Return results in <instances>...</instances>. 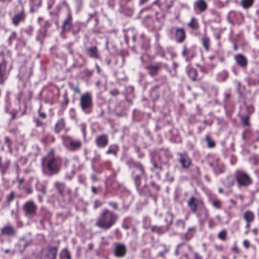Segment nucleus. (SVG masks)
<instances>
[{"instance_id": "nucleus-1", "label": "nucleus", "mask_w": 259, "mask_h": 259, "mask_svg": "<svg viewBox=\"0 0 259 259\" xmlns=\"http://www.w3.org/2000/svg\"><path fill=\"white\" fill-rule=\"evenodd\" d=\"M117 219L116 214L105 209L98 218L96 225L100 228L108 230L114 225Z\"/></svg>"}, {"instance_id": "nucleus-2", "label": "nucleus", "mask_w": 259, "mask_h": 259, "mask_svg": "<svg viewBox=\"0 0 259 259\" xmlns=\"http://www.w3.org/2000/svg\"><path fill=\"white\" fill-rule=\"evenodd\" d=\"M45 162L51 175L55 174L59 170L61 162L58 157L54 155L53 150L49 152L47 157L42 158V164H44Z\"/></svg>"}, {"instance_id": "nucleus-3", "label": "nucleus", "mask_w": 259, "mask_h": 259, "mask_svg": "<svg viewBox=\"0 0 259 259\" xmlns=\"http://www.w3.org/2000/svg\"><path fill=\"white\" fill-rule=\"evenodd\" d=\"M80 104L82 110L85 113H90L93 105L91 94L89 93H86L82 95L80 98Z\"/></svg>"}, {"instance_id": "nucleus-4", "label": "nucleus", "mask_w": 259, "mask_h": 259, "mask_svg": "<svg viewBox=\"0 0 259 259\" xmlns=\"http://www.w3.org/2000/svg\"><path fill=\"white\" fill-rule=\"evenodd\" d=\"M3 54H0V83L7 77L11 70V66H8L6 61L4 58Z\"/></svg>"}, {"instance_id": "nucleus-5", "label": "nucleus", "mask_w": 259, "mask_h": 259, "mask_svg": "<svg viewBox=\"0 0 259 259\" xmlns=\"http://www.w3.org/2000/svg\"><path fill=\"white\" fill-rule=\"evenodd\" d=\"M37 207L32 201L26 202L23 206V210L26 215L34 216L36 214Z\"/></svg>"}, {"instance_id": "nucleus-6", "label": "nucleus", "mask_w": 259, "mask_h": 259, "mask_svg": "<svg viewBox=\"0 0 259 259\" xmlns=\"http://www.w3.org/2000/svg\"><path fill=\"white\" fill-rule=\"evenodd\" d=\"M237 181L239 185L246 186L251 183V180L248 175L243 172H238Z\"/></svg>"}, {"instance_id": "nucleus-7", "label": "nucleus", "mask_w": 259, "mask_h": 259, "mask_svg": "<svg viewBox=\"0 0 259 259\" xmlns=\"http://www.w3.org/2000/svg\"><path fill=\"white\" fill-rule=\"evenodd\" d=\"M188 205L191 210L196 212L197 209L202 206V202L194 197H191L188 202Z\"/></svg>"}, {"instance_id": "nucleus-8", "label": "nucleus", "mask_w": 259, "mask_h": 259, "mask_svg": "<svg viewBox=\"0 0 259 259\" xmlns=\"http://www.w3.org/2000/svg\"><path fill=\"white\" fill-rule=\"evenodd\" d=\"M44 254L46 259H56L57 254V248L55 247H49L45 251Z\"/></svg>"}, {"instance_id": "nucleus-9", "label": "nucleus", "mask_w": 259, "mask_h": 259, "mask_svg": "<svg viewBox=\"0 0 259 259\" xmlns=\"http://www.w3.org/2000/svg\"><path fill=\"white\" fill-rule=\"evenodd\" d=\"M81 146V143L79 140L70 139L66 143V147L70 151H75L79 149Z\"/></svg>"}, {"instance_id": "nucleus-10", "label": "nucleus", "mask_w": 259, "mask_h": 259, "mask_svg": "<svg viewBox=\"0 0 259 259\" xmlns=\"http://www.w3.org/2000/svg\"><path fill=\"white\" fill-rule=\"evenodd\" d=\"M186 38V33L184 29L178 28L176 31V40L179 43L184 41Z\"/></svg>"}, {"instance_id": "nucleus-11", "label": "nucleus", "mask_w": 259, "mask_h": 259, "mask_svg": "<svg viewBox=\"0 0 259 259\" xmlns=\"http://www.w3.org/2000/svg\"><path fill=\"white\" fill-rule=\"evenodd\" d=\"M180 161L182 166L185 168H187L189 167L191 164V160L188 156L186 154H180Z\"/></svg>"}, {"instance_id": "nucleus-12", "label": "nucleus", "mask_w": 259, "mask_h": 259, "mask_svg": "<svg viewBox=\"0 0 259 259\" xmlns=\"http://www.w3.org/2000/svg\"><path fill=\"white\" fill-rule=\"evenodd\" d=\"M237 63L242 67H246L247 64L246 58L241 54H237L234 57Z\"/></svg>"}, {"instance_id": "nucleus-13", "label": "nucleus", "mask_w": 259, "mask_h": 259, "mask_svg": "<svg viewBox=\"0 0 259 259\" xmlns=\"http://www.w3.org/2000/svg\"><path fill=\"white\" fill-rule=\"evenodd\" d=\"M72 17L69 12L66 19L64 21L63 29L64 30H68L70 29L72 26Z\"/></svg>"}, {"instance_id": "nucleus-14", "label": "nucleus", "mask_w": 259, "mask_h": 259, "mask_svg": "<svg viewBox=\"0 0 259 259\" xmlns=\"http://www.w3.org/2000/svg\"><path fill=\"white\" fill-rule=\"evenodd\" d=\"M126 253V248L124 245L122 244L116 245L115 248V254L118 257L123 256Z\"/></svg>"}, {"instance_id": "nucleus-15", "label": "nucleus", "mask_w": 259, "mask_h": 259, "mask_svg": "<svg viewBox=\"0 0 259 259\" xmlns=\"http://www.w3.org/2000/svg\"><path fill=\"white\" fill-rule=\"evenodd\" d=\"M96 143L98 147H104L108 143V139L106 136L102 135L98 137L96 140Z\"/></svg>"}, {"instance_id": "nucleus-16", "label": "nucleus", "mask_w": 259, "mask_h": 259, "mask_svg": "<svg viewBox=\"0 0 259 259\" xmlns=\"http://www.w3.org/2000/svg\"><path fill=\"white\" fill-rule=\"evenodd\" d=\"M161 67L159 64H155L147 67L149 70V74L151 76H154L157 74L158 71L160 69Z\"/></svg>"}, {"instance_id": "nucleus-17", "label": "nucleus", "mask_w": 259, "mask_h": 259, "mask_svg": "<svg viewBox=\"0 0 259 259\" xmlns=\"http://www.w3.org/2000/svg\"><path fill=\"white\" fill-rule=\"evenodd\" d=\"M243 218L246 223H251L254 220V214L253 212L247 210L244 212Z\"/></svg>"}, {"instance_id": "nucleus-18", "label": "nucleus", "mask_w": 259, "mask_h": 259, "mask_svg": "<svg viewBox=\"0 0 259 259\" xmlns=\"http://www.w3.org/2000/svg\"><path fill=\"white\" fill-rule=\"evenodd\" d=\"M195 9H198L200 11H204L207 7V5L205 2L203 0H198L194 4Z\"/></svg>"}, {"instance_id": "nucleus-19", "label": "nucleus", "mask_w": 259, "mask_h": 259, "mask_svg": "<svg viewBox=\"0 0 259 259\" xmlns=\"http://www.w3.org/2000/svg\"><path fill=\"white\" fill-rule=\"evenodd\" d=\"M65 128V122L63 119H59L56 123L55 130L57 133L64 130Z\"/></svg>"}, {"instance_id": "nucleus-20", "label": "nucleus", "mask_w": 259, "mask_h": 259, "mask_svg": "<svg viewBox=\"0 0 259 259\" xmlns=\"http://www.w3.org/2000/svg\"><path fill=\"white\" fill-rule=\"evenodd\" d=\"M24 15L23 12L17 14L13 18V24L17 26L19 23L22 20L24 19Z\"/></svg>"}, {"instance_id": "nucleus-21", "label": "nucleus", "mask_w": 259, "mask_h": 259, "mask_svg": "<svg viewBox=\"0 0 259 259\" xmlns=\"http://www.w3.org/2000/svg\"><path fill=\"white\" fill-rule=\"evenodd\" d=\"M60 259H71L69 251L66 248L63 249L60 254Z\"/></svg>"}, {"instance_id": "nucleus-22", "label": "nucleus", "mask_w": 259, "mask_h": 259, "mask_svg": "<svg viewBox=\"0 0 259 259\" xmlns=\"http://www.w3.org/2000/svg\"><path fill=\"white\" fill-rule=\"evenodd\" d=\"M188 74L190 78H191L193 80H195L196 79L197 76V72L195 69L190 68L188 70Z\"/></svg>"}, {"instance_id": "nucleus-23", "label": "nucleus", "mask_w": 259, "mask_h": 259, "mask_svg": "<svg viewBox=\"0 0 259 259\" xmlns=\"http://www.w3.org/2000/svg\"><path fill=\"white\" fill-rule=\"evenodd\" d=\"M3 234L7 235H11L14 233V229L11 226H7L2 229Z\"/></svg>"}, {"instance_id": "nucleus-24", "label": "nucleus", "mask_w": 259, "mask_h": 259, "mask_svg": "<svg viewBox=\"0 0 259 259\" xmlns=\"http://www.w3.org/2000/svg\"><path fill=\"white\" fill-rule=\"evenodd\" d=\"M89 55L91 57L97 58L98 57L97 48L94 47L88 49Z\"/></svg>"}, {"instance_id": "nucleus-25", "label": "nucleus", "mask_w": 259, "mask_h": 259, "mask_svg": "<svg viewBox=\"0 0 259 259\" xmlns=\"http://www.w3.org/2000/svg\"><path fill=\"white\" fill-rule=\"evenodd\" d=\"M235 182L234 178L233 176L228 177L225 181L224 184L227 187H231L234 185Z\"/></svg>"}, {"instance_id": "nucleus-26", "label": "nucleus", "mask_w": 259, "mask_h": 259, "mask_svg": "<svg viewBox=\"0 0 259 259\" xmlns=\"http://www.w3.org/2000/svg\"><path fill=\"white\" fill-rule=\"evenodd\" d=\"M188 25L193 29H197L198 27V24L196 19L194 17L192 18L191 21L188 24Z\"/></svg>"}, {"instance_id": "nucleus-27", "label": "nucleus", "mask_w": 259, "mask_h": 259, "mask_svg": "<svg viewBox=\"0 0 259 259\" xmlns=\"http://www.w3.org/2000/svg\"><path fill=\"white\" fill-rule=\"evenodd\" d=\"M118 148L116 145H111L109 147L108 150L107 151V154H113L116 155L118 151Z\"/></svg>"}, {"instance_id": "nucleus-28", "label": "nucleus", "mask_w": 259, "mask_h": 259, "mask_svg": "<svg viewBox=\"0 0 259 259\" xmlns=\"http://www.w3.org/2000/svg\"><path fill=\"white\" fill-rule=\"evenodd\" d=\"M253 0H241V3L242 7L245 8H248L251 7L253 4Z\"/></svg>"}, {"instance_id": "nucleus-29", "label": "nucleus", "mask_w": 259, "mask_h": 259, "mask_svg": "<svg viewBox=\"0 0 259 259\" xmlns=\"http://www.w3.org/2000/svg\"><path fill=\"white\" fill-rule=\"evenodd\" d=\"M203 45L206 51H209V40L208 38H203L202 39Z\"/></svg>"}, {"instance_id": "nucleus-30", "label": "nucleus", "mask_w": 259, "mask_h": 259, "mask_svg": "<svg viewBox=\"0 0 259 259\" xmlns=\"http://www.w3.org/2000/svg\"><path fill=\"white\" fill-rule=\"evenodd\" d=\"M227 232L225 230L221 231L218 234V237L221 240H225Z\"/></svg>"}, {"instance_id": "nucleus-31", "label": "nucleus", "mask_w": 259, "mask_h": 259, "mask_svg": "<svg viewBox=\"0 0 259 259\" xmlns=\"http://www.w3.org/2000/svg\"><path fill=\"white\" fill-rule=\"evenodd\" d=\"M64 186V184H61V183H59L58 182H56L55 183V187H56L59 192V193L61 194V195H63V191L61 190V188L62 187H63Z\"/></svg>"}, {"instance_id": "nucleus-32", "label": "nucleus", "mask_w": 259, "mask_h": 259, "mask_svg": "<svg viewBox=\"0 0 259 259\" xmlns=\"http://www.w3.org/2000/svg\"><path fill=\"white\" fill-rule=\"evenodd\" d=\"M212 205L214 207L220 208L221 207L222 203L220 200H215L213 201Z\"/></svg>"}, {"instance_id": "nucleus-33", "label": "nucleus", "mask_w": 259, "mask_h": 259, "mask_svg": "<svg viewBox=\"0 0 259 259\" xmlns=\"http://www.w3.org/2000/svg\"><path fill=\"white\" fill-rule=\"evenodd\" d=\"M151 230L153 232H157V233H161L163 232L162 228L157 226H153L151 227Z\"/></svg>"}, {"instance_id": "nucleus-34", "label": "nucleus", "mask_w": 259, "mask_h": 259, "mask_svg": "<svg viewBox=\"0 0 259 259\" xmlns=\"http://www.w3.org/2000/svg\"><path fill=\"white\" fill-rule=\"evenodd\" d=\"M176 224L178 227L182 228V229L184 228V227L185 226L184 222L181 220H178L176 222Z\"/></svg>"}, {"instance_id": "nucleus-35", "label": "nucleus", "mask_w": 259, "mask_h": 259, "mask_svg": "<svg viewBox=\"0 0 259 259\" xmlns=\"http://www.w3.org/2000/svg\"><path fill=\"white\" fill-rule=\"evenodd\" d=\"M135 166L138 170H139L141 174H144V168L140 163H136Z\"/></svg>"}, {"instance_id": "nucleus-36", "label": "nucleus", "mask_w": 259, "mask_h": 259, "mask_svg": "<svg viewBox=\"0 0 259 259\" xmlns=\"http://www.w3.org/2000/svg\"><path fill=\"white\" fill-rule=\"evenodd\" d=\"M190 52V50L187 49L185 46H184L183 47V51L182 52V55L184 57H186L187 55H188Z\"/></svg>"}, {"instance_id": "nucleus-37", "label": "nucleus", "mask_w": 259, "mask_h": 259, "mask_svg": "<svg viewBox=\"0 0 259 259\" xmlns=\"http://www.w3.org/2000/svg\"><path fill=\"white\" fill-rule=\"evenodd\" d=\"M248 120H249V116H245V117H243L242 118V121L244 125H249Z\"/></svg>"}, {"instance_id": "nucleus-38", "label": "nucleus", "mask_w": 259, "mask_h": 259, "mask_svg": "<svg viewBox=\"0 0 259 259\" xmlns=\"http://www.w3.org/2000/svg\"><path fill=\"white\" fill-rule=\"evenodd\" d=\"M15 197L14 193L13 192H11L7 197V199L8 201H11L13 200Z\"/></svg>"}, {"instance_id": "nucleus-39", "label": "nucleus", "mask_w": 259, "mask_h": 259, "mask_svg": "<svg viewBox=\"0 0 259 259\" xmlns=\"http://www.w3.org/2000/svg\"><path fill=\"white\" fill-rule=\"evenodd\" d=\"M244 246L246 248L248 249L250 246V242L247 240H244L243 242Z\"/></svg>"}, {"instance_id": "nucleus-40", "label": "nucleus", "mask_w": 259, "mask_h": 259, "mask_svg": "<svg viewBox=\"0 0 259 259\" xmlns=\"http://www.w3.org/2000/svg\"><path fill=\"white\" fill-rule=\"evenodd\" d=\"M109 204L115 209H117L118 208V205L116 202H110Z\"/></svg>"}, {"instance_id": "nucleus-41", "label": "nucleus", "mask_w": 259, "mask_h": 259, "mask_svg": "<svg viewBox=\"0 0 259 259\" xmlns=\"http://www.w3.org/2000/svg\"><path fill=\"white\" fill-rule=\"evenodd\" d=\"M206 141L207 142V146L209 148H210V140L209 139V136H206Z\"/></svg>"}, {"instance_id": "nucleus-42", "label": "nucleus", "mask_w": 259, "mask_h": 259, "mask_svg": "<svg viewBox=\"0 0 259 259\" xmlns=\"http://www.w3.org/2000/svg\"><path fill=\"white\" fill-rule=\"evenodd\" d=\"M92 192L94 194H96L97 193V189L95 186L92 187Z\"/></svg>"}, {"instance_id": "nucleus-43", "label": "nucleus", "mask_w": 259, "mask_h": 259, "mask_svg": "<svg viewBox=\"0 0 259 259\" xmlns=\"http://www.w3.org/2000/svg\"><path fill=\"white\" fill-rule=\"evenodd\" d=\"M100 205H101V203L99 201H95V208H96L98 206H100Z\"/></svg>"}, {"instance_id": "nucleus-44", "label": "nucleus", "mask_w": 259, "mask_h": 259, "mask_svg": "<svg viewBox=\"0 0 259 259\" xmlns=\"http://www.w3.org/2000/svg\"><path fill=\"white\" fill-rule=\"evenodd\" d=\"M252 232L254 233L255 235H256L258 233V230L256 228H254L252 230Z\"/></svg>"}, {"instance_id": "nucleus-45", "label": "nucleus", "mask_w": 259, "mask_h": 259, "mask_svg": "<svg viewBox=\"0 0 259 259\" xmlns=\"http://www.w3.org/2000/svg\"><path fill=\"white\" fill-rule=\"evenodd\" d=\"M73 90H74L75 92H76V93H80L79 89V88H77V87H75V88H74L73 89Z\"/></svg>"}, {"instance_id": "nucleus-46", "label": "nucleus", "mask_w": 259, "mask_h": 259, "mask_svg": "<svg viewBox=\"0 0 259 259\" xmlns=\"http://www.w3.org/2000/svg\"><path fill=\"white\" fill-rule=\"evenodd\" d=\"M195 259H201V257L197 253H195Z\"/></svg>"}, {"instance_id": "nucleus-47", "label": "nucleus", "mask_w": 259, "mask_h": 259, "mask_svg": "<svg viewBox=\"0 0 259 259\" xmlns=\"http://www.w3.org/2000/svg\"><path fill=\"white\" fill-rule=\"evenodd\" d=\"M40 116L44 118H46V116L45 113H40Z\"/></svg>"}, {"instance_id": "nucleus-48", "label": "nucleus", "mask_w": 259, "mask_h": 259, "mask_svg": "<svg viewBox=\"0 0 259 259\" xmlns=\"http://www.w3.org/2000/svg\"><path fill=\"white\" fill-rule=\"evenodd\" d=\"M250 223H246V224L245 225V228L246 229H248L250 227Z\"/></svg>"}, {"instance_id": "nucleus-49", "label": "nucleus", "mask_w": 259, "mask_h": 259, "mask_svg": "<svg viewBox=\"0 0 259 259\" xmlns=\"http://www.w3.org/2000/svg\"><path fill=\"white\" fill-rule=\"evenodd\" d=\"M147 0H140L141 4H143L145 3Z\"/></svg>"}, {"instance_id": "nucleus-50", "label": "nucleus", "mask_w": 259, "mask_h": 259, "mask_svg": "<svg viewBox=\"0 0 259 259\" xmlns=\"http://www.w3.org/2000/svg\"><path fill=\"white\" fill-rule=\"evenodd\" d=\"M140 179V177L139 176H137L136 177V183H137V182H138V180Z\"/></svg>"}, {"instance_id": "nucleus-51", "label": "nucleus", "mask_w": 259, "mask_h": 259, "mask_svg": "<svg viewBox=\"0 0 259 259\" xmlns=\"http://www.w3.org/2000/svg\"><path fill=\"white\" fill-rule=\"evenodd\" d=\"M214 145H215L214 143L211 141V148H212L213 147H214Z\"/></svg>"}, {"instance_id": "nucleus-52", "label": "nucleus", "mask_w": 259, "mask_h": 259, "mask_svg": "<svg viewBox=\"0 0 259 259\" xmlns=\"http://www.w3.org/2000/svg\"><path fill=\"white\" fill-rule=\"evenodd\" d=\"M194 230H195L194 228H190L189 229V231H191V230L194 231Z\"/></svg>"}, {"instance_id": "nucleus-53", "label": "nucleus", "mask_w": 259, "mask_h": 259, "mask_svg": "<svg viewBox=\"0 0 259 259\" xmlns=\"http://www.w3.org/2000/svg\"><path fill=\"white\" fill-rule=\"evenodd\" d=\"M9 252V250L8 249H6L5 250V252L6 253H8Z\"/></svg>"}, {"instance_id": "nucleus-54", "label": "nucleus", "mask_w": 259, "mask_h": 259, "mask_svg": "<svg viewBox=\"0 0 259 259\" xmlns=\"http://www.w3.org/2000/svg\"><path fill=\"white\" fill-rule=\"evenodd\" d=\"M168 249L167 248H165V252H168Z\"/></svg>"}, {"instance_id": "nucleus-55", "label": "nucleus", "mask_w": 259, "mask_h": 259, "mask_svg": "<svg viewBox=\"0 0 259 259\" xmlns=\"http://www.w3.org/2000/svg\"><path fill=\"white\" fill-rule=\"evenodd\" d=\"M163 254H164V253H163V252H159V254H160L161 256H162L163 255Z\"/></svg>"}, {"instance_id": "nucleus-56", "label": "nucleus", "mask_w": 259, "mask_h": 259, "mask_svg": "<svg viewBox=\"0 0 259 259\" xmlns=\"http://www.w3.org/2000/svg\"><path fill=\"white\" fill-rule=\"evenodd\" d=\"M234 49H235V50H237V47H236V45H234Z\"/></svg>"}, {"instance_id": "nucleus-57", "label": "nucleus", "mask_w": 259, "mask_h": 259, "mask_svg": "<svg viewBox=\"0 0 259 259\" xmlns=\"http://www.w3.org/2000/svg\"><path fill=\"white\" fill-rule=\"evenodd\" d=\"M14 36H15V34H13V35H12V36L10 37V38H12V37H14Z\"/></svg>"}, {"instance_id": "nucleus-58", "label": "nucleus", "mask_w": 259, "mask_h": 259, "mask_svg": "<svg viewBox=\"0 0 259 259\" xmlns=\"http://www.w3.org/2000/svg\"><path fill=\"white\" fill-rule=\"evenodd\" d=\"M219 191H220V192H222V189H220L219 190Z\"/></svg>"}]
</instances>
